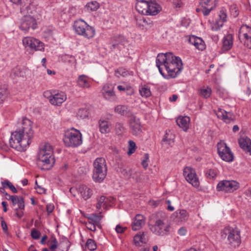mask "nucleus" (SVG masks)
Listing matches in <instances>:
<instances>
[{
  "instance_id": "nucleus-48",
  "label": "nucleus",
  "mask_w": 251,
  "mask_h": 251,
  "mask_svg": "<svg viewBox=\"0 0 251 251\" xmlns=\"http://www.w3.org/2000/svg\"><path fill=\"white\" fill-rule=\"evenodd\" d=\"M127 74L128 73L126 70L123 68H120L115 72V75L117 77H120V76H125L127 75Z\"/></svg>"
},
{
  "instance_id": "nucleus-54",
  "label": "nucleus",
  "mask_w": 251,
  "mask_h": 251,
  "mask_svg": "<svg viewBox=\"0 0 251 251\" xmlns=\"http://www.w3.org/2000/svg\"><path fill=\"white\" fill-rule=\"evenodd\" d=\"M18 208L20 209H24L25 208L24 200L22 197L18 199L17 203Z\"/></svg>"
},
{
  "instance_id": "nucleus-35",
  "label": "nucleus",
  "mask_w": 251,
  "mask_h": 251,
  "mask_svg": "<svg viewBox=\"0 0 251 251\" xmlns=\"http://www.w3.org/2000/svg\"><path fill=\"white\" fill-rule=\"evenodd\" d=\"M139 93L142 97L148 98L151 96V91L149 87L146 85L140 86Z\"/></svg>"
},
{
  "instance_id": "nucleus-61",
  "label": "nucleus",
  "mask_w": 251,
  "mask_h": 251,
  "mask_svg": "<svg viewBox=\"0 0 251 251\" xmlns=\"http://www.w3.org/2000/svg\"><path fill=\"white\" fill-rule=\"evenodd\" d=\"M126 228L123 227L120 225H117L115 228V230L117 233H123Z\"/></svg>"
},
{
  "instance_id": "nucleus-58",
  "label": "nucleus",
  "mask_w": 251,
  "mask_h": 251,
  "mask_svg": "<svg viewBox=\"0 0 251 251\" xmlns=\"http://www.w3.org/2000/svg\"><path fill=\"white\" fill-rule=\"evenodd\" d=\"M53 94H52L51 91H46L44 92L43 95L44 97L48 99L50 102V100L52 98Z\"/></svg>"
},
{
  "instance_id": "nucleus-41",
  "label": "nucleus",
  "mask_w": 251,
  "mask_h": 251,
  "mask_svg": "<svg viewBox=\"0 0 251 251\" xmlns=\"http://www.w3.org/2000/svg\"><path fill=\"white\" fill-rule=\"evenodd\" d=\"M1 184L4 188L8 187L13 193H17V191L15 186L9 180H5L4 181L1 182Z\"/></svg>"
},
{
  "instance_id": "nucleus-33",
  "label": "nucleus",
  "mask_w": 251,
  "mask_h": 251,
  "mask_svg": "<svg viewBox=\"0 0 251 251\" xmlns=\"http://www.w3.org/2000/svg\"><path fill=\"white\" fill-rule=\"evenodd\" d=\"M136 24L139 28L143 29L150 27L152 25V22H148L143 17L140 16L136 18Z\"/></svg>"
},
{
  "instance_id": "nucleus-14",
  "label": "nucleus",
  "mask_w": 251,
  "mask_h": 251,
  "mask_svg": "<svg viewBox=\"0 0 251 251\" xmlns=\"http://www.w3.org/2000/svg\"><path fill=\"white\" fill-rule=\"evenodd\" d=\"M239 38L245 46L251 49V27L247 25H242L239 31Z\"/></svg>"
},
{
  "instance_id": "nucleus-18",
  "label": "nucleus",
  "mask_w": 251,
  "mask_h": 251,
  "mask_svg": "<svg viewBox=\"0 0 251 251\" xmlns=\"http://www.w3.org/2000/svg\"><path fill=\"white\" fill-rule=\"evenodd\" d=\"M226 20V10L222 8L219 13L218 18L215 23L211 24V28L213 30H218L223 26L224 23Z\"/></svg>"
},
{
  "instance_id": "nucleus-13",
  "label": "nucleus",
  "mask_w": 251,
  "mask_h": 251,
  "mask_svg": "<svg viewBox=\"0 0 251 251\" xmlns=\"http://www.w3.org/2000/svg\"><path fill=\"white\" fill-rule=\"evenodd\" d=\"M239 188V183L234 180H222L217 185L218 191L232 193Z\"/></svg>"
},
{
  "instance_id": "nucleus-36",
  "label": "nucleus",
  "mask_w": 251,
  "mask_h": 251,
  "mask_svg": "<svg viewBox=\"0 0 251 251\" xmlns=\"http://www.w3.org/2000/svg\"><path fill=\"white\" fill-rule=\"evenodd\" d=\"M211 89L208 87L203 86L199 90V95L202 98L207 99L209 98L211 94Z\"/></svg>"
},
{
  "instance_id": "nucleus-27",
  "label": "nucleus",
  "mask_w": 251,
  "mask_h": 251,
  "mask_svg": "<svg viewBox=\"0 0 251 251\" xmlns=\"http://www.w3.org/2000/svg\"><path fill=\"white\" fill-rule=\"evenodd\" d=\"M190 119L187 116H179L176 120L177 125L186 131L190 126Z\"/></svg>"
},
{
  "instance_id": "nucleus-39",
  "label": "nucleus",
  "mask_w": 251,
  "mask_h": 251,
  "mask_svg": "<svg viewBox=\"0 0 251 251\" xmlns=\"http://www.w3.org/2000/svg\"><path fill=\"white\" fill-rule=\"evenodd\" d=\"M99 7L100 4L97 1H92L86 4L85 8L88 11H96Z\"/></svg>"
},
{
  "instance_id": "nucleus-60",
  "label": "nucleus",
  "mask_w": 251,
  "mask_h": 251,
  "mask_svg": "<svg viewBox=\"0 0 251 251\" xmlns=\"http://www.w3.org/2000/svg\"><path fill=\"white\" fill-rule=\"evenodd\" d=\"M230 11L232 15L234 17H236L238 15L237 7L235 5L231 6Z\"/></svg>"
},
{
  "instance_id": "nucleus-46",
  "label": "nucleus",
  "mask_w": 251,
  "mask_h": 251,
  "mask_svg": "<svg viewBox=\"0 0 251 251\" xmlns=\"http://www.w3.org/2000/svg\"><path fill=\"white\" fill-rule=\"evenodd\" d=\"M188 212L184 209L180 210L177 215L178 218L180 219L181 221H186L188 218Z\"/></svg>"
},
{
  "instance_id": "nucleus-44",
  "label": "nucleus",
  "mask_w": 251,
  "mask_h": 251,
  "mask_svg": "<svg viewBox=\"0 0 251 251\" xmlns=\"http://www.w3.org/2000/svg\"><path fill=\"white\" fill-rule=\"evenodd\" d=\"M86 246L90 251H94L97 249V245L95 241L91 239L87 240Z\"/></svg>"
},
{
  "instance_id": "nucleus-11",
  "label": "nucleus",
  "mask_w": 251,
  "mask_h": 251,
  "mask_svg": "<svg viewBox=\"0 0 251 251\" xmlns=\"http://www.w3.org/2000/svg\"><path fill=\"white\" fill-rule=\"evenodd\" d=\"M218 153L222 160L226 162H232L234 156L230 148L223 141H220L217 144Z\"/></svg>"
},
{
  "instance_id": "nucleus-2",
  "label": "nucleus",
  "mask_w": 251,
  "mask_h": 251,
  "mask_svg": "<svg viewBox=\"0 0 251 251\" xmlns=\"http://www.w3.org/2000/svg\"><path fill=\"white\" fill-rule=\"evenodd\" d=\"M33 136L32 122L26 118H23L18 129L11 134L9 140L10 146L18 150H23L29 145Z\"/></svg>"
},
{
  "instance_id": "nucleus-63",
  "label": "nucleus",
  "mask_w": 251,
  "mask_h": 251,
  "mask_svg": "<svg viewBox=\"0 0 251 251\" xmlns=\"http://www.w3.org/2000/svg\"><path fill=\"white\" fill-rule=\"evenodd\" d=\"M178 233L180 235H184L186 233V229L184 227H181L178 230Z\"/></svg>"
},
{
  "instance_id": "nucleus-50",
  "label": "nucleus",
  "mask_w": 251,
  "mask_h": 251,
  "mask_svg": "<svg viewBox=\"0 0 251 251\" xmlns=\"http://www.w3.org/2000/svg\"><path fill=\"white\" fill-rule=\"evenodd\" d=\"M30 235L33 239H38L41 235V233L39 231L35 228H32L31 230Z\"/></svg>"
},
{
  "instance_id": "nucleus-4",
  "label": "nucleus",
  "mask_w": 251,
  "mask_h": 251,
  "mask_svg": "<svg viewBox=\"0 0 251 251\" xmlns=\"http://www.w3.org/2000/svg\"><path fill=\"white\" fill-rule=\"evenodd\" d=\"M38 161L42 163L45 169H50L53 166L55 159L52 148L50 144L46 143L41 148L38 154Z\"/></svg>"
},
{
  "instance_id": "nucleus-45",
  "label": "nucleus",
  "mask_w": 251,
  "mask_h": 251,
  "mask_svg": "<svg viewBox=\"0 0 251 251\" xmlns=\"http://www.w3.org/2000/svg\"><path fill=\"white\" fill-rule=\"evenodd\" d=\"M144 236V232L139 233L134 237V243L136 246H139L140 243H143V237Z\"/></svg>"
},
{
  "instance_id": "nucleus-19",
  "label": "nucleus",
  "mask_w": 251,
  "mask_h": 251,
  "mask_svg": "<svg viewBox=\"0 0 251 251\" xmlns=\"http://www.w3.org/2000/svg\"><path fill=\"white\" fill-rule=\"evenodd\" d=\"M114 86L111 84H105L101 90L104 98L110 101L116 100V96L114 92Z\"/></svg>"
},
{
  "instance_id": "nucleus-10",
  "label": "nucleus",
  "mask_w": 251,
  "mask_h": 251,
  "mask_svg": "<svg viewBox=\"0 0 251 251\" xmlns=\"http://www.w3.org/2000/svg\"><path fill=\"white\" fill-rule=\"evenodd\" d=\"M218 0H201L200 7L196 8V12H201L203 16H207L217 6Z\"/></svg>"
},
{
  "instance_id": "nucleus-29",
  "label": "nucleus",
  "mask_w": 251,
  "mask_h": 251,
  "mask_svg": "<svg viewBox=\"0 0 251 251\" xmlns=\"http://www.w3.org/2000/svg\"><path fill=\"white\" fill-rule=\"evenodd\" d=\"M149 1L141 0L138 1L136 3V9L139 13L143 15H146L148 13V5Z\"/></svg>"
},
{
  "instance_id": "nucleus-42",
  "label": "nucleus",
  "mask_w": 251,
  "mask_h": 251,
  "mask_svg": "<svg viewBox=\"0 0 251 251\" xmlns=\"http://www.w3.org/2000/svg\"><path fill=\"white\" fill-rule=\"evenodd\" d=\"M217 175V171L215 169H210L206 171L205 176L207 178L213 179L216 177Z\"/></svg>"
},
{
  "instance_id": "nucleus-21",
  "label": "nucleus",
  "mask_w": 251,
  "mask_h": 251,
  "mask_svg": "<svg viewBox=\"0 0 251 251\" xmlns=\"http://www.w3.org/2000/svg\"><path fill=\"white\" fill-rule=\"evenodd\" d=\"M217 117L224 121L225 123H229L234 120V116L230 112H227L224 109L219 108L215 111Z\"/></svg>"
},
{
  "instance_id": "nucleus-31",
  "label": "nucleus",
  "mask_w": 251,
  "mask_h": 251,
  "mask_svg": "<svg viewBox=\"0 0 251 251\" xmlns=\"http://www.w3.org/2000/svg\"><path fill=\"white\" fill-rule=\"evenodd\" d=\"M110 205V200L104 196H101L98 199V202L96 204V208L100 210L101 208H106Z\"/></svg>"
},
{
  "instance_id": "nucleus-64",
  "label": "nucleus",
  "mask_w": 251,
  "mask_h": 251,
  "mask_svg": "<svg viewBox=\"0 0 251 251\" xmlns=\"http://www.w3.org/2000/svg\"><path fill=\"white\" fill-rule=\"evenodd\" d=\"M54 209L53 205L51 204H47V210L48 213H51Z\"/></svg>"
},
{
  "instance_id": "nucleus-20",
  "label": "nucleus",
  "mask_w": 251,
  "mask_h": 251,
  "mask_svg": "<svg viewBox=\"0 0 251 251\" xmlns=\"http://www.w3.org/2000/svg\"><path fill=\"white\" fill-rule=\"evenodd\" d=\"M67 99L66 95L63 92L53 93L52 98L50 100L51 104L55 106H60Z\"/></svg>"
},
{
  "instance_id": "nucleus-40",
  "label": "nucleus",
  "mask_w": 251,
  "mask_h": 251,
  "mask_svg": "<svg viewBox=\"0 0 251 251\" xmlns=\"http://www.w3.org/2000/svg\"><path fill=\"white\" fill-rule=\"evenodd\" d=\"M8 95L7 89L4 86H0V103H2Z\"/></svg>"
},
{
  "instance_id": "nucleus-55",
  "label": "nucleus",
  "mask_w": 251,
  "mask_h": 251,
  "mask_svg": "<svg viewBox=\"0 0 251 251\" xmlns=\"http://www.w3.org/2000/svg\"><path fill=\"white\" fill-rule=\"evenodd\" d=\"M115 129L116 132L118 134H121V133L124 130V127L122 124L120 123H117L115 126Z\"/></svg>"
},
{
  "instance_id": "nucleus-7",
  "label": "nucleus",
  "mask_w": 251,
  "mask_h": 251,
  "mask_svg": "<svg viewBox=\"0 0 251 251\" xmlns=\"http://www.w3.org/2000/svg\"><path fill=\"white\" fill-rule=\"evenodd\" d=\"M63 141L67 147H77L82 144V134L79 130L72 128L65 131Z\"/></svg>"
},
{
  "instance_id": "nucleus-1",
  "label": "nucleus",
  "mask_w": 251,
  "mask_h": 251,
  "mask_svg": "<svg viewBox=\"0 0 251 251\" xmlns=\"http://www.w3.org/2000/svg\"><path fill=\"white\" fill-rule=\"evenodd\" d=\"M156 65L160 74L165 78L176 77L183 68L181 59L171 52L158 54Z\"/></svg>"
},
{
  "instance_id": "nucleus-52",
  "label": "nucleus",
  "mask_w": 251,
  "mask_h": 251,
  "mask_svg": "<svg viewBox=\"0 0 251 251\" xmlns=\"http://www.w3.org/2000/svg\"><path fill=\"white\" fill-rule=\"evenodd\" d=\"M96 226H98V225L89 220L88 222L86 223V227L88 229H89L91 231H95L96 230Z\"/></svg>"
},
{
  "instance_id": "nucleus-5",
  "label": "nucleus",
  "mask_w": 251,
  "mask_h": 251,
  "mask_svg": "<svg viewBox=\"0 0 251 251\" xmlns=\"http://www.w3.org/2000/svg\"><path fill=\"white\" fill-rule=\"evenodd\" d=\"M240 230L237 228L230 226L225 227L221 231V236L226 238L227 237L228 244L234 248H238L241 243Z\"/></svg>"
},
{
  "instance_id": "nucleus-34",
  "label": "nucleus",
  "mask_w": 251,
  "mask_h": 251,
  "mask_svg": "<svg viewBox=\"0 0 251 251\" xmlns=\"http://www.w3.org/2000/svg\"><path fill=\"white\" fill-rule=\"evenodd\" d=\"M172 135H170L168 133H166L162 139V145L166 148L172 146L174 144V140L172 138Z\"/></svg>"
},
{
  "instance_id": "nucleus-47",
  "label": "nucleus",
  "mask_w": 251,
  "mask_h": 251,
  "mask_svg": "<svg viewBox=\"0 0 251 251\" xmlns=\"http://www.w3.org/2000/svg\"><path fill=\"white\" fill-rule=\"evenodd\" d=\"M128 143L129 146L127 154L128 155H130L135 151V150L136 149V146L135 143L132 140H130L128 142Z\"/></svg>"
},
{
  "instance_id": "nucleus-57",
  "label": "nucleus",
  "mask_w": 251,
  "mask_h": 251,
  "mask_svg": "<svg viewBox=\"0 0 251 251\" xmlns=\"http://www.w3.org/2000/svg\"><path fill=\"white\" fill-rule=\"evenodd\" d=\"M35 184L36 186L35 187V189H37V192L39 194H44L46 193V189L41 186L38 185L37 184V182L36 181Z\"/></svg>"
},
{
  "instance_id": "nucleus-9",
  "label": "nucleus",
  "mask_w": 251,
  "mask_h": 251,
  "mask_svg": "<svg viewBox=\"0 0 251 251\" xmlns=\"http://www.w3.org/2000/svg\"><path fill=\"white\" fill-rule=\"evenodd\" d=\"M23 45L25 49L35 51L44 50V44L39 40L32 37L27 36L23 38Z\"/></svg>"
},
{
  "instance_id": "nucleus-59",
  "label": "nucleus",
  "mask_w": 251,
  "mask_h": 251,
  "mask_svg": "<svg viewBox=\"0 0 251 251\" xmlns=\"http://www.w3.org/2000/svg\"><path fill=\"white\" fill-rule=\"evenodd\" d=\"M173 4L175 7L179 8L183 5L182 0H174Z\"/></svg>"
},
{
  "instance_id": "nucleus-24",
  "label": "nucleus",
  "mask_w": 251,
  "mask_h": 251,
  "mask_svg": "<svg viewBox=\"0 0 251 251\" xmlns=\"http://www.w3.org/2000/svg\"><path fill=\"white\" fill-rule=\"evenodd\" d=\"M189 41L199 50H203L205 49V43L201 38L193 35L190 37Z\"/></svg>"
},
{
  "instance_id": "nucleus-23",
  "label": "nucleus",
  "mask_w": 251,
  "mask_h": 251,
  "mask_svg": "<svg viewBox=\"0 0 251 251\" xmlns=\"http://www.w3.org/2000/svg\"><path fill=\"white\" fill-rule=\"evenodd\" d=\"M77 190L78 193L84 200L89 199L93 195L92 190L84 185H79Z\"/></svg>"
},
{
  "instance_id": "nucleus-6",
  "label": "nucleus",
  "mask_w": 251,
  "mask_h": 251,
  "mask_svg": "<svg viewBox=\"0 0 251 251\" xmlns=\"http://www.w3.org/2000/svg\"><path fill=\"white\" fill-rule=\"evenodd\" d=\"M93 179L94 181L101 182L107 175V167L105 160L102 157L96 158L93 163Z\"/></svg>"
},
{
  "instance_id": "nucleus-8",
  "label": "nucleus",
  "mask_w": 251,
  "mask_h": 251,
  "mask_svg": "<svg viewBox=\"0 0 251 251\" xmlns=\"http://www.w3.org/2000/svg\"><path fill=\"white\" fill-rule=\"evenodd\" d=\"M73 27L77 34L82 36L87 39L92 38L95 35V28L82 20L79 19L75 21Z\"/></svg>"
},
{
  "instance_id": "nucleus-43",
  "label": "nucleus",
  "mask_w": 251,
  "mask_h": 251,
  "mask_svg": "<svg viewBox=\"0 0 251 251\" xmlns=\"http://www.w3.org/2000/svg\"><path fill=\"white\" fill-rule=\"evenodd\" d=\"M49 242L50 243V249L51 251H56L55 250L58 246V241L57 239L55 237H52Z\"/></svg>"
},
{
  "instance_id": "nucleus-32",
  "label": "nucleus",
  "mask_w": 251,
  "mask_h": 251,
  "mask_svg": "<svg viewBox=\"0 0 251 251\" xmlns=\"http://www.w3.org/2000/svg\"><path fill=\"white\" fill-rule=\"evenodd\" d=\"M100 131L101 133H109L111 129V124L107 121L100 119L99 122Z\"/></svg>"
},
{
  "instance_id": "nucleus-22",
  "label": "nucleus",
  "mask_w": 251,
  "mask_h": 251,
  "mask_svg": "<svg viewBox=\"0 0 251 251\" xmlns=\"http://www.w3.org/2000/svg\"><path fill=\"white\" fill-rule=\"evenodd\" d=\"M146 218L141 214H137L132 224V229L136 231L139 230L145 223Z\"/></svg>"
},
{
  "instance_id": "nucleus-26",
  "label": "nucleus",
  "mask_w": 251,
  "mask_h": 251,
  "mask_svg": "<svg viewBox=\"0 0 251 251\" xmlns=\"http://www.w3.org/2000/svg\"><path fill=\"white\" fill-rule=\"evenodd\" d=\"M148 7L147 15H156L161 10V6L155 1H149Z\"/></svg>"
},
{
  "instance_id": "nucleus-49",
  "label": "nucleus",
  "mask_w": 251,
  "mask_h": 251,
  "mask_svg": "<svg viewBox=\"0 0 251 251\" xmlns=\"http://www.w3.org/2000/svg\"><path fill=\"white\" fill-rule=\"evenodd\" d=\"M77 116L81 119H84L88 116V112L84 108L80 109L77 112Z\"/></svg>"
},
{
  "instance_id": "nucleus-62",
  "label": "nucleus",
  "mask_w": 251,
  "mask_h": 251,
  "mask_svg": "<svg viewBox=\"0 0 251 251\" xmlns=\"http://www.w3.org/2000/svg\"><path fill=\"white\" fill-rule=\"evenodd\" d=\"M1 219H2L1 221V226L2 227V228L4 232H6L8 230V228L6 225V223L5 221L3 220V218L1 217Z\"/></svg>"
},
{
  "instance_id": "nucleus-16",
  "label": "nucleus",
  "mask_w": 251,
  "mask_h": 251,
  "mask_svg": "<svg viewBox=\"0 0 251 251\" xmlns=\"http://www.w3.org/2000/svg\"><path fill=\"white\" fill-rule=\"evenodd\" d=\"M37 27V23L35 19L33 17L27 15L25 16L22 19L20 25V28L26 32L30 28L34 29Z\"/></svg>"
},
{
  "instance_id": "nucleus-15",
  "label": "nucleus",
  "mask_w": 251,
  "mask_h": 251,
  "mask_svg": "<svg viewBox=\"0 0 251 251\" xmlns=\"http://www.w3.org/2000/svg\"><path fill=\"white\" fill-rule=\"evenodd\" d=\"M128 41L127 39L124 36L118 35L114 36L111 38L110 44L111 46V49H118L121 50L124 49Z\"/></svg>"
},
{
  "instance_id": "nucleus-53",
  "label": "nucleus",
  "mask_w": 251,
  "mask_h": 251,
  "mask_svg": "<svg viewBox=\"0 0 251 251\" xmlns=\"http://www.w3.org/2000/svg\"><path fill=\"white\" fill-rule=\"evenodd\" d=\"M5 195L7 196L9 198H7V200H11L13 205H15L17 203L18 199L19 198L17 196H10L7 193H5Z\"/></svg>"
},
{
  "instance_id": "nucleus-51",
  "label": "nucleus",
  "mask_w": 251,
  "mask_h": 251,
  "mask_svg": "<svg viewBox=\"0 0 251 251\" xmlns=\"http://www.w3.org/2000/svg\"><path fill=\"white\" fill-rule=\"evenodd\" d=\"M117 88L120 91H123L125 90L129 91V94L130 95H131L134 93L133 89L130 86L124 87L122 85H119L118 86Z\"/></svg>"
},
{
  "instance_id": "nucleus-12",
  "label": "nucleus",
  "mask_w": 251,
  "mask_h": 251,
  "mask_svg": "<svg viewBox=\"0 0 251 251\" xmlns=\"http://www.w3.org/2000/svg\"><path fill=\"white\" fill-rule=\"evenodd\" d=\"M183 174L186 180L193 187H199L200 181L194 169L191 167H186L183 169Z\"/></svg>"
},
{
  "instance_id": "nucleus-38",
  "label": "nucleus",
  "mask_w": 251,
  "mask_h": 251,
  "mask_svg": "<svg viewBox=\"0 0 251 251\" xmlns=\"http://www.w3.org/2000/svg\"><path fill=\"white\" fill-rule=\"evenodd\" d=\"M102 217V216L101 215H98L96 214L88 215L87 216H86V218H87L88 220L96 224L98 226L100 224V222Z\"/></svg>"
},
{
  "instance_id": "nucleus-37",
  "label": "nucleus",
  "mask_w": 251,
  "mask_h": 251,
  "mask_svg": "<svg viewBox=\"0 0 251 251\" xmlns=\"http://www.w3.org/2000/svg\"><path fill=\"white\" fill-rule=\"evenodd\" d=\"M115 111L123 116L127 115L128 114L129 110L128 108L126 105H119L117 106L115 108Z\"/></svg>"
},
{
  "instance_id": "nucleus-25",
  "label": "nucleus",
  "mask_w": 251,
  "mask_h": 251,
  "mask_svg": "<svg viewBox=\"0 0 251 251\" xmlns=\"http://www.w3.org/2000/svg\"><path fill=\"white\" fill-rule=\"evenodd\" d=\"M233 46V36L231 34H226L223 39V46L221 50L223 52L230 50Z\"/></svg>"
},
{
  "instance_id": "nucleus-56",
  "label": "nucleus",
  "mask_w": 251,
  "mask_h": 251,
  "mask_svg": "<svg viewBox=\"0 0 251 251\" xmlns=\"http://www.w3.org/2000/svg\"><path fill=\"white\" fill-rule=\"evenodd\" d=\"M144 157V159L142 161V165L144 168H147V167L148 166V162L149 160V156L148 154H146Z\"/></svg>"
},
{
  "instance_id": "nucleus-3",
  "label": "nucleus",
  "mask_w": 251,
  "mask_h": 251,
  "mask_svg": "<svg viewBox=\"0 0 251 251\" xmlns=\"http://www.w3.org/2000/svg\"><path fill=\"white\" fill-rule=\"evenodd\" d=\"M153 224H149V228L154 234L158 236H164L169 234L170 226L165 213L158 212L152 215Z\"/></svg>"
},
{
  "instance_id": "nucleus-28",
  "label": "nucleus",
  "mask_w": 251,
  "mask_h": 251,
  "mask_svg": "<svg viewBox=\"0 0 251 251\" xmlns=\"http://www.w3.org/2000/svg\"><path fill=\"white\" fill-rule=\"evenodd\" d=\"M79 87L84 89H89L91 87L90 81L88 76L82 75L78 77L77 81Z\"/></svg>"
},
{
  "instance_id": "nucleus-17",
  "label": "nucleus",
  "mask_w": 251,
  "mask_h": 251,
  "mask_svg": "<svg viewBox=\"0 0 251 251\" xmlns=\"http://www.w3.org/2000/svg\"><path fill=\"white\" fill-rule=\"evenodd\" d=\"M129 128L131 133L135 136H138L142 132V125L139 118L135 116H132L129 120Z\"/></svg>"
},
{
  "instance_id": "nucleus-30",
  "label": "nucleus",
  "mask_w": 251,
  "mask_h": 251,
  "mask_svg": "<svg viewBox=\"0 0 251 251\" xmlns=\"http://www.w3.org/2000/svg\"><path fill=\"white\" fill-rule=\"evenodd\" d=\"M239 144L242 149L249 151L251 155V141L250 139L241 138L239 140Z\"/></svg>"
}]
</instances>
